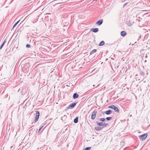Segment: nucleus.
Returning a JSON list of instances; mask_svg holds the SVG:
<instances>
[{"mask_svg": "<svg viewBox=\"0 0 150 150\" xmlns=\"http://www.w3.org/2000/svg\"><path fill=\"white\" fill-rule=\"evenodd\" d=\"M91 148V147H87L84 150H89Z\"/></svg>", "mask_w": 150, "mask_h": 150, "instance_id": "obj_22", "label": "nucleus"}, {"mask_svg": "<svg viewBox=\"0 0 150 150\" xmlns=\"http://www.w3.org/2000/svg\"><path fill=\"white\" fill-rule=\"evenodd\" d=\"M93 86L94 87V86H95V85H93Z\"/></svg>", "mask_w": 150, "mask_h": 150, "instance_id": "obj_28", "label": "nucleus"}, {"mask_svg": "<svg viewBox=\"0 0 150 150\" xmlns=\"http://www.w3.org/2000/svg\"><path fill=\"white\" fill-rule=\"evenodd\" d=\"M126 23L127 25L129 26H130L132 25V23L129 21H127L126 22Z\"/></svg>", "mask_w": 150, "mask_h": 150, "instance_id": "obj_14", "label": "nucleus"}, {"mask_svg": "<svg viewBox=\"0 0 150 150\" xmlns=\"http://www.w3.org/2000/svg\"><path fill=\"white\" fill-rule=\"evenodd\" d=\"M102 127H95V129L97 131H99L102 130L103 129Z\"/></svg>", "mask_w": 150, "mask_h": 150, "instance_id": "obj_11", "label": "nucleus"}, {"mask_svg": "<svg viewBox=\"0 0 150 150\" xmlns=\"http://www.w3.org/2000/svg\"><path fill=\"white\" fill-rule=\"evenodd\" d=\"M127 4H128V3H126L125 4H124V6H123V7H125V6H126V5Z\"/></svg>", "mask_w": 150, "mask_h": 150, "instance_id": "obj_25", "label": "nucleus"}, {"mask_svg": "<svg viewBox=\"0 0 150 150\" xmlns=\"http://www.w3.org/2000/svg\"><path fill=\"white\" fill-rule=\"evenodd\" d=\"M91 31H92L94 33H97L98 32L99 30L97 28H92L91 30Z\"/></svg>", "mask_w": 150, "mask_h": 150, "instance_id": "obj_7", "label": "nucleus"}, {"mask_svg": "<svg viewBox=\"0 0 150 150\" xmlns=\"http://www.w3.org/2000/svg\"><path fill=\"white\" fill-rule=\"evenodd\" d=\"M103 22V20L102 19H101L100 20L98 21L96 23V24L98 25H100L102 24Z\"/></svg>", "mask_w": 150, "mask_h": 150, "instance_id": "obj_5", "label": "nucleus"}, {"mask_svg": "<svg viewBox=\"0 0 150 150\" xmlns=\"http://www.w3.org/2000/svg\"><path fill=\"white\" fill-rule=\"evenodd\" d=\"M147 136V134H144L141 136H139V137L140 140L143 141L146 139Z\"/></svg>", "mask_w": 150, "mask_h": 150, "instance_id": "obj_1", "label": "nucleus"}, {"mask_svg": "<svg viewBox=\"0 0 150 150\" xmlns=\"http://www.w3.org/2000/svg\"><path fill=\"white\" fill-rule=\"evenodd\" d=\"M105 42L103 41H101L99 44V46H102L104 44Z\"/></svg>", "mask_w": 150, "mask_h": 150, "instance_id": "obj_16", "label": "nucleus"}, {"mask_svg": "<svg viewBox=\"0 0 150 150\" xmlns=\"http://www.w3.org/2000/svg\"><path fill=\"white\" fill-rule=\"evenodd\" d=\"M43 127V126H42L41 127H40V128L39 129L38 132H39L41 130V129H42V128Z\"/></svg>", "mask_w": 150, "mask_h": 150, "instance_id": "obj_24", "label": "nucleus"}, {"mask_svg": "<svg viewBox=\"0 0 150 150\" xmlns=\"http://www.w3.org/2000/svg\"><path fill=\"white\" fill-rule=\"evenodd\" d=\"M16 25H17L15 23L13 26V28H14Z\"/></svg>", "mask_w": 150, "mask_h": 150, "instance_id": "obj_26", "label": "nucleus"}, {"mask_svg": "<svg viewBox=\"0 0 150 150\" xmlns=\"http://www.w3.org/2000/svg\"><path fill=\"white\" fill-rule=\"evenodd\" d=\"M97 112L96 110H94L92 112L91 117V118L92 120H94L95 119Z\"/></svg>", "mask_w": 150, "mask_h": 150, "instance_id": "obj_4", "label": "nucleus"}, {"mask_svg": "<svg viewBox=\"0 0 150 150\" xmlns=\"http://www.w3.org/2000/svg\"><path fill=\"white\" fill-rule=\"evenodd\" d=\"M97 51L96 49H94L92 51H91L90 53V54L91 55L94 53H95Z\"/></svg>", "mask_w": 150, "mask_h": 150, "instance_id": "obj_15", "label": "nucleus"}, {"mask_svg": "<svg viewBox=\"0 0 150 150\" xmlns=\"http://www.w3.org/2000/svg\"><path fill=\"white\" fill-rule=\"evenodd\" d=\"M67 118V116L66 115H64V116L62 117V120H65V119Z\"/></svg>", "mask_w": 150, "mask_h": 150, "instance_id": "obj_21", "label": "nucleus"}, {"mask_svg": "<svg viewBox=\"0 0 150 150\" xmlns=\"http://www.w3.org/2000/svg\"><path fill=\"white\" fill-rule=\"evenodd\" d=\"M120 34L122 36H125L127 34V33L125 31H122L121 32Z\"/></svg>", "mask_w": 150, "mask_h": 150, "instance_id": "obj_10", "label": "nucleus"}, {"mask_svg": "<svg viewBox=\"0 0 150 150\" xmlns=\"http://www.w3.org/2000/svg\"><path fill=\"white\" fill-rule=\"evenodd\" d=\"M108 108L114 110L115 112H119V110L118 108L114 105H111L108 106Z\"/></svg>", "mask_w": 150, "mask_h": 150, "instance_id": "obj_2", "label": "nucleus"}, {"mask_svg": "<svg viewBox=\"0 0 150 150\" xmlns=\"http://www.w3.org/2000/svg\"><path fill=\"white\" fill-rule=\"evenodd\" d=\"M26 47L27 48H29L30 47V45L27 44L26 45Z\"/></svg>", "mask_w": 150, "mask_h": 150, "instance_id": "obj_23", "label": "nucleus"}, {"mask_svg": "<svg viewBox=\"0 0 150 150\" xmlns=\"http://www.w3.org/2000/svg\"><path fill=\"white\" fill-rule=\"evenodd\" d=\"M108 123H105L104 122H103V127H106L108 126Z\"/></svg>", "mask_w": 150, "mask_h": 150, "instance_id": "obj_19", "label": "nucleus"}, {"mask_svg": "<svg viewBox=\"0 0 150 150\" xmlns=\"http://www.w3.org/2000/svg\"><path fill=\"white\" fill-rule=\"evenodd\" d=\"M99 120L100 121H102V122H104V121H105V118H100V119Z\"/></svg>", "mask_w": 150, "mask_h": 150, "instance_id": "obj_20", "label": "nucleus"}, {"mask_svg": "<svg viewBox=\"0 0 150 150\" xmlns=\"http://www.w3.org/2000/svg\"><path fill=\"white\" fill-rule=\"evenodd\" d=\"M5 41H4L3 42V43L1 45V47H0V49H1L3 47L5 44Z\"/></svg>", "mask_w": 150, "mask_h": 150, "instance_id": "obj_17", "label": "nucleus"}, {"mask_svg": "<svg viewBox=\"0 0 150 150\" xmlns=\"http://www.w3.org/2000/svg\"><path fill=\"white\" fill-rule=\"evenodd\" d=\"M96 123L99 126H103V122H99L98 121H97L96 122Z\"/></svg>", "mask_w": 150, "mask_h": 150, "instance_id": "obj_12", "label": "nucleus"}, {"mask_svg": "<svg viewBox=\"0 0 150 150\" xmlns=\"http://www.w3.org/2000/svg\"><path fill=\"white\" fill-rule=\"evenodd\" d=\"M78 117H76V118H75L74 120V123H76L78 122Z\"/></svg>", "mask_w": 150, "mask_h": 150, "instance_id": "obj_13", "label": "nucleus"}, {"mask_svg": "<svg viewBox=\"0 0 150 150\" xmlns=\"http://www.w3.org/2000/svg\"><path fill=\"white\" fill-rule=\"evenodd\" d=\"M112 118V117H108L106 118V119L108 120L109 121L110 120H111Z\"/></svg>", "mask_w": 150, "mask_h": 150, "instance_id": "obj_18", "label": "nucleus"}, {"mask_svg": "<svg viewBox=\"0 0 150 150\" xmlns=\"http://www.w3.org/2000/svg\"><path fill=\"white\" fill-rule=\"evenodd\" d=\"M76 104V103H72L70 104L68 106V108H73L74 107Z\"/></svg>", "mask_w": 150, "mask_h": 150, "instance_id": "obj_6", "label": "nucleus"}, {"mask_svg": "<svg viewBox=\"0 0 150 150\" xmlns=\"http://www.w3.org/2000/svg\"><path fill=\"white\" fill-rule=\"evenodd\" d=\"M40 113L38 111H36L35 118L34 120V123H35L39 118Z\"/></svg>", "mask_w": 150, "mask_h": 150, "instance_id": "obj_3", "label": "nucleus"}, {"mask_svg": "<svg viewBox=\"0 0 150 150\" xmlns=\"http://www.w3.org/2000/svg\"><path fill=\"white\" fill-rule=\"evenodd\" d=\"M112 111L111 110H108L104 112L105 113L106 115H110L112 113Z\"/></svg>", "mask_w": 150, "mask_h": 150, "instance_id": "obj_9", "label": "nucleus"}, {"mask_svg": "<svg viewBox=\"0 0 150 150\" xmlns=\"http://www.w3.org/2000/svg\"><path fill=\"white\" fill-rule=\"evenodd\" d=\"M20 20H19L16 23H15L17 25V24L18 23V22H19Z\"/></svg>", "mask_w": 150, "mask_h": 150, "instance_id": "obj_27", "label": "nucleus"}, {"mask_svg": "<svg viewBox=\"0 0 150 150\" xmlns=\"http://www.w3.org/2000/svg\"><path fill=\"white\" fill-rule=\"evenodd\" d=\"M79 95L77 93H74L73 95V97L74 99H76L79 97Z\"/></svg>", "mask_w": 150, "mask_h": 150, "instance_id": "obj_8", "label": "nucleus"}]
</instances>
